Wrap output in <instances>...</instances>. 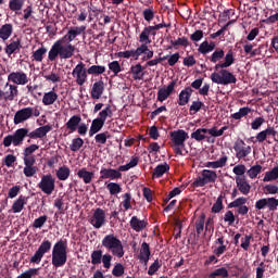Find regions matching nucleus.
<instances>
[{
    "label": "nucleus",
    "instance_id": "nucleus-1",
    "mask_svg": "<svg viewBox=\"0 0 278 278\" xmlns=\"http://www.w3.org/2000/svg\"><path fill=\"white\" fill-rule=\"evenodd\" d=\"M236 62L233 58V50H228L225 55V62H219L215 65L214 71H219L211 74V81L220 86H229V84H236L238 78L233 73L229 72V66Z\"/></svg>",
    "mask_w": 278,
    "mask_h": 278
},
{
    "label": "nucleus",
    "instance_id": "nucleus-2",
    "mask_svg": "<svg viewBox=\"0 0 278 278\" xmlns=\"http://www.w3.org/2000/svg\"><path fill=\"white\" fill-rule=\"evenodd\" d=\"M73 55H75V46L68 41V38L63 36L52 45L48 52V60L50 62H55L58 58L61 60H71Z\"/></svg>",
    "mask_w": 278,
    "mask_h": 278
},
{
    "label": "nucleus",
    "instance_id": "nucleus-3",
    "mask_svg": "<svg viewBox=\"0 0 278 278\" xmlns=\"http://www.w3.org/2000/svg\"><path fill=\"white\" fill-rule=\"evenodd\" d=\"M68 241L66 239L59 240L52 249V266L54 268H62V266H66V262L68 261Z\"/></svg>",
    "mask_w": 278,
    "mask_h": 278
},
{
    "label": "nucleus",
    "instance_id": "nucleus-4",
    "mask_svg": "<svg viewBox=\"0 0 278 278\" xmlns=\"http://www.w3.org/2000/svg\"><path fill=\"white\" fill-rule=\"evenodd\" d=\"M102 247L110 251L114 257H124L125 248L123 247V241L118 239L114 233L106 235L102 239Z\"/></svg>",
    "mask_w": 278,
    "mask_h": 278
},
{
    "label": "nucleus",
    "instance_id": "nucleus-5",
    "mask_svg": "<svg viewBox=\"0 0 278 278\" xmlns=\"http://www.w3.org/2000/svg\"><path fill=\"white\" fill-rule=\"evenodd\" d=\"M170 140H172V147L174 149V153L176 155H184V149H186V141L188 138V132L184 129H178L169 132Z\"/></svg>",
    "mask_w": 278,
    "mask_h": 278
},
{
    "label": "nucleus",
    "instance_id": "nucleus-6",
    "mask_svg": "<svg viewBox=\"0 0 278 278\" xmlns=\"http://www.w3.org/2000/svg\"><path fill=\"white\" fill-rule=\"evenodd\" d=\"M216 179H218V174H216V172L212 169H203L192 182V187L203 188L207 186V184H216Z\"/></svg>",
    "mask_w": 278,
    "mask_h": 278
},
{
    "label": "nucleus",
    "instance_id": "nucleus-7",
    "mask_svg": "<svg viewBox=\"0 0 278 278\" xmlns=\"http://www.w3.org/2000/svg\"><path fill=\"white\" fill-rule=\"evenodd\" d=\"M37 188H39L43 194H47V197H51V194L55 192V176L51 174L42 175Z\"/></svg>",
    "mask_w": 278,
    "mask_h": 278
},
{
    "label": "nucleus",
    "instance_id": "nucleus-8",
    "mask_svg": "<svg viewBox=\"0 0 278 278\" xmlns=\"http://www.w3.org/2000/svg\"><path fill=\"white\" fill-rule=\"evenodd\" d=\"M72 76L76 79L77 86H84L88 81V68L86 63L79 62L73 70Z\"/></svg>",
    "mask_w": 278,
    "mask_h": 278
},
{
    "label": "nucleus",
    "instance_id": "nucleus-9",
    "mask_svg": "<svg viewBox=\"0 0 278 278\" xmlns=\"http://www.w3.org/2000/svg\"><path fill=\"white\" fill-rule=\"evenodd\" d=\"M51 241L45 239L39 245L38 250L35 252V254L30 257V264H40L45 255H47V253L51 251Z\"/></svg>",
    "mask_w": 278,
    "mask_h": 278
},
{
    "label": "nucleus",
    "instance_id": "nucleus-10",
    "mask_svg": "<svg viewBox=\"0 0 278 278\" xmlns=\"http://www.w3.org/2000/svg\"><path fill=\"white\" fill-rule=\"evenodd\" d=\"M233 151L236 152L237 160H244V157L251 155V147H247V143L242 139H237L235 141Z\"/></svg>",
    "mask_w": 278,
    "mask_h": 278
},
{
    "label": "nucleus",
    "instance_id": "nucleus-11",
    "mask_svg": "<svg viewBox=\"0 0 278 278\" xmlns=\"http://www.w3.org/2000/svg\"><path fill=\"white\" fill-rule=\"evenodd\" d=\"M90 224L94 229H101V227L105 225V211L100 207L96 208L90 218Z\"/></svg>",
    "mask_w": 278,
    "mask_h": 278
},
{
    "label": "nucleus",
    "instance_id": "nucleus-12",
    "mask_svg": "<svg viewBox=\"0 0 278 278\" xmlns=\"http://www.w3.org/2000/svg\"><path fill=\"white\" fill-rule=\"evenodd\" d=\"M176 86H177V80H172L166 88L165 87L159 88L157 101H160L161 103H164V101H166V99H168V97H170L173 92H175Z\"/></svg>",
    "mask_w": 278,
    "mask_h": 278
},
{
    "label": "nucleus",
    "instance_id": "nucleus-13",
    "mask_svg": "<svg viewBox=\"0 0 278 278\" xmlns=\"http://www.w3.org/2000/svg\"><path fill=\"white\" fill-rule=\"evenodd\" d=\"M8 81L16 86H26V84H29V78L25 72H12L8 75Z\"/></svg>",
    "mask_w": 278,
    "mask_h": 278
},
{
    "label": "nucleus",
    "instance_id": "nucleus-14",
    "mask_svg": "<svg viewBox=\"0 0 278 278\" xmlns=\"http://www.w3.org/2000/svg\"><path fill=\"white\" fill-rule=\"evenodd\" d=\"M29 118H31V106L18 110L14 115L13 123L14 125H21V123H25Z\"/></svg>",
    "mask_w": 278,
    "mask_h": 278
},
{
    "label": "nucleus",
    "instance_id": "nucleus-15",
    "mask_svg": "<svg viewBox=\"0 0 278 278\" xmlns=\"http://www.w3.org/2000/svg\"><path fill=\"white\" fill-rule=\"evenodd\" d=\"M21 49H23V45H21V38L11 39L10 43H7L4 48V52L9 58L13 55V53H21Z\"/></svg>",
    "mask_w": 278,
    "mask_h": 278
},
{
    "label": "nucleus",
    "instance_id": "nucleus-16",
    "mask_svg": "<svg viewBox=\"0 0 278 278\" xmlns=\"http://www.w3.org/2000/svg\"><path fill=\"white\" fill-rule=\"evenodd\" d=\"M103 92H105V83H103V80L96 81L90 91L91 99H101V97H103Z\"/></svg>",
    "mask_w": 278,
    "mask_h": 278
},
{
    "label": "nucleus",
    "instance_id": "nucleus-17",
    "mask_svg": "<svg viewBox=\"0 0 278 278\" xmlns=\"http://www.w3.org/2000/svg\"><path fill=\"white\" fill-rule=\"evenodd\" d=\"M12 137H13V147H21V144H23V140L29 137V129L18 128L17 130H15Z\"/></svg>",
    "mask_w": 278,
    "mask_h": 278
},
{
    "label": "nucleus",
    "instance_id": "nucleus-18",
    "mask_svg": "<svg viewBox=\"0 0 278 278\" xmlns=\"http://www.w3.org/2000/svg\"><path fill=\"white\" fill-rule=\"evenodd\" d=\"M52 129H53V126L51 125L41 126L28 132V138H30L31 140H37V138H45V136H47V134H49V131H51Z\"/></svg>",
    "mask_w": 278,
    "mask_h": 278
},
{
    "label": "nucleus",
    "instance_id": "nucleus-19",
    "mask_svg": "<svg viewBox=\"0 0 278 278\" xmlns=\"http://www.w3.org/2000/svg\"><path fill=\"white\" fill-rule=\"evenodd\" d=\"M236 185H237V189L239 190V192H241V194H244L247 197V194L251 192V184L247 181V177L237 176Z\"/></svg>",
    "mask_w": 278,
    "mask_h": 278
},
{
    "label": "nucleus",
    "instance_id": "nucleus-20",
    "mask_svg": "<svg viewBox=\"0 0 278 278\" xmlns=\"http://www.w3.org/2000/svg\"><path fill=\"white\" fill-rule=\"evenodd\" d=\"M123 174L118 169L114 168H103L100 170V179H121Z\"/></svg>",
    "mask_w": 278,
    "mask_h": 278
},
{
    "label": "nucleus",
    "instance_id": "nucleus-21",
    "mask_svg": "<svg viewBox=\"0 0 278 278\" xmlns=\"http://www.w3.org/2000/svg\"><path fill=\"white\" fill-rule=\"evenodd\" d=\"M129 225L134 231H143V229H147L149 222L147 219H140L138 216H132Z\"/></svg>",
    "mask_w": 278,
    "mask_h": 278
},
{
    "label": "nucleus",
    "instance_id": "nucleus-22",
    "mask_svg": "<svg viewBox=\"0 0 278 278\" xmlns=\"http://www.w3.org/2000/svg\"><path fill=\"white\" fill-rule=\"evenodd\" d=\"M150 36H157V33L153 31L151 26L144 27L139 35V42H141V45H151Z\"/></svg>",
    "mask_w": 278,
    "mask_h": 278
},
{
    "label": "nucleus",
    "instance_id": "nucleus-23",
    "mask_svg": "<svg viewBox=\"0 0 278 278\" xmlns=\"http://www.w3.org/2000/svg\"><path fill=\"white\" fill-rule=\"evenodd\" d=\"M192 92H194V90L191 89V87H186L184 90H181L178 96V105H188V103H190V97H192Z\"/></svg>",
    "mask_w": 278,
    "mask_h": 278
},
{
    "label": "nucleus",
    "instance_id": "nucleus-24",
    "mask_svg": "<svg viewBox=\"0 0 278 278\" xmlns=\"http://www.w3.org/2000/svg\"><path fill=\"white\" fill-rule=\"evenodd\" d=\"M29 201V197L20 195L17 200L13 202L12 212L13 214H21L27 202Z\"/></svg>",
    "mask_w": 278,
    "mask_h": 278
},
{
    "label": "nucleus",
    "instance_id": "nucleus-25",
    "mask_svg": "<svg viewBox=\"0 0 278 278\" xmlns=\"http://www.w3.org/2000/svg\"><path fill=\"white\" fill-rule=\"evenodd\" d=\"M86 31V26H75L72 27L66 35H64L65 38H67L68 42H73L77 38V36H81Z\"/></svg>",
    "mask_w": 278,
    "mask_h": 278
},
{
    "label": "nucleus",
    "instance_id": "nucleus-26",
    "mask_svg": "<svg viewBox=\"0 0 278 278\" xmlns=\"http://www.w3.org/2000/svg\"><path fill=\"white\" fill-rule=\"evenodd\" d=\"M9 87V91H4V101H14L18 97V86L5 84V88Z\"/></svg>",
    "mask_w": 278,
    "mask_h": 278
},
{
    "label": "nucleus",
    "instance_id": "nucleus-27",
    "mask_svg": "<svg viewBox=\"0 0 278 278\" xmlns=\"http://www.w3.org/2000/svg\"><path fill=\"white\" fill-rule=\"evenodd\" d=\"M170 170V165L168 163L159 164L152 174L153 179H160L161 177H164L165 173H168Z\"/></svg>",
    "mask_w": 278,
    "mask_h": 278
},
{
    "label": "nucleus",
    "instance_id": "nucleus-28",
    "mask_svg": "<svg viewBox=\"0 0 278 278\" xmlns=\"http://www.w3.org/2000/svg\"><path fill=\"white\" fill-rule=\"evenodd\" d=\"M151 257V249L149 248V243L143 242L141 244L139 260L143 262L146 265L149 264V260Z\"/></svg>",
    "mask_w": 278,
    "mask_h": 278
},
{
    "label": "nucleus",
    "instance_id": "nucleus-29",
    "mask_svg": "<svg viewBox=\"0 0 278 278\" xmlns=\"http://www.w3.org/2000/svg\"><path fill=\"white\" fill-rule=\"evenodd\" d=\"M105 125V122L102 119H99V117L94 118L91 123L90 129H89V136L92 138L94 134H99L101 129H103V126Z\"/></svg>",
    "mask_w": 278,
    "mask_h": 278
},
{
    "label": "nucleus",
    "instance_id": "nucleus-30",
    "mask_svg": "<svg viewBox=\"0 0 278 278\" xmlns=\"http://www.w3.org/2000/svg\"><path fill=\"white\" fill-rule=\"evenodd\" d=\"M79 179H83L84 184H92L94 179V173L87 170L85 167L77 172Z\"/></svg>",
    "mask_w": 278,
    "mask_h": 278
},
{
    "label": "nucleus",
    "instance_id": "nucleus-31",
    "mask_svg": "<svg viewBox=\"0 0 278 278\" xmlns=\"http://www.w3.org/2000/svg\"><path fill=\"white\" fill-rule=\"evenodd\" d=\"M142 71H144V67H142L140 63L130 67V73L132 74L135 81L142 80L144 77V73Z\"/></svg>",
    "mask_w": 278,
    "mask_h": 278
},
{
    "label": "nucleus",
    "instance_id": "nucleus-32",
    "mask_svg": "<svg viewBox=\"0 0 278 278\" xmlns=\"http://www.w3.org/2000/svg\"><path fill=\"white\" fill-rule=\"evenodd\" d=\"M79 123H81V116L79 115H73L68 122L65 124V127L70 129L72 132L77 131V128L79 127Z\"/></svg>",
    "mask_w": 278,
    "mask_h": 278
},
{
    "label": "nucleus",
    "instance_id": "nucleus-33",
    "mask_svg": "<svg viewBox=\"0 0 278 278\" xmlns=\"http://www.w3.org/2000/svg\"><path fill=\"white\" fill-rule=\"evenodd\" d=\"M201 110H207V106H205V103L201 102V100H195L189 108V114L192 116L201 112Z\"/></svg>",
    "mask_w": 278,
    "mask_h": 278
},
{
    "label": "nucleus",
    "instance_id": "nucleus-34",
    "mask_svg": "<svg viewBox=\"0 0 278 278\" xmlns=\"http://www.w3.org/2000/svg\"><path fill=\"white\" fill-rule=\"evenodd\" d=\"M12 31H14V27L12 24H4L0 27V38L1 40H8L10 36H12Z\"/></svg>",
    "mask_w": 278,
    "mask_h": 278
},
{
    "label": "nucleus",
    "instance_id": "nucleus-35",
    "mask_svg": "<svg viewBox=\"0 0 278 278\" xmlns=\"http://www.w3.org/2000/svg\"><path fill=\"white\" fill-rule=\"evenodd\" d=\"M58 101V93L55 91H49L43 94L42 103L43 105H53Z\"/></svg>",
    "mask_w": 278,
    "mask_h": 278
},
{
    "label": "nucleus",
    "instance_id": "nucleus-36",
    "mask_svg": "<svg viewBox=\"0 0 278 278\" xmlns=\"http://www.w3.org/2000/svg\"><path fill=\"white\" fill-rule=\"evenodd\" d=\"M216 49V45L214 42L203 41L198 51L199 53H202V55H206V53H211V51H214Z\"/></svg>",
    "mask_w": 278,
    "mask_h": 278
},
{
    "label": "nucleus",
    "instance_id": "nucleus-37",
    "mask_svg": "<svg viewBox=\"0 0 278 278\" xmlns=\"http://www.w3.org/2000/svg\"><path fill=\"white\" fill-rule=\"evenodd\" d=\"M205 134H207V128H198L195 131L191 134V138L197 142H203V140L207 138Z\"/></svg>",
    "mask_w": 278,
    "mask_h": 278
},
{
    "label": "nucleus",
    "instance_id": "nucleus-38",
    "mask_svg": "<svg viewBox=\"0 0 278 278\" xmlns=\"http://www.w3.org/2000/svg\"><path fill=\"white\" fill-rule=\"evenodd\" d=\"M56 177L60 181H66V179H68V177H71V168H68L67 166H61L58 170H56Z\"/></svg>",
    "mask_w": 278,
    "mask_h": 278
},
{
    "label": "nucleus",
    "instance_id": "nucleus-39",
    "mask_svg": "<svg viewBox=\"0 0 278 278\" xmlns=\"http://www.w3.org/2000/svg\"><path fill=\"white\" fill-rule=\"evenodd\" d=\"M114 116V113L112 112V105L108 104L100 113L98 116V119L102 121L105 123L108 118H112Z\"/></svg>",
    "mask_w": 278,
    "mask_h": 278
},
{
    "label": "nucleus",
    "instance_id": "nucleus-40",
    "mask_svg": "<svg viewBox=\"0 0 278 278\" xmlns=\"http://www.w3.org/2000/svg\"><path fill=\"white\" fill-rule=\"evenodd\" d=\"M229 277V270L225 267L217 268L208 274L207 278H227Z\"/></svg>",
    "mask_w": 278,
    "mask_h": 278
},
{
    "label": "nucleus",
    "instance_id": "nucleus-41",
    "mask_svg": "<svg viewBox=\"0 0 278 278\" xmlns=\"http://www.w3.org/2000/svg\"><path fill=\"white\" fill-rule=\"evenodd\" d=\"M227 164V156H222L219 160L214 162H207L206 168H223Z\"/></svg>",
    "mask_w": 278,
    "mask_h": 278
},
{
    "label": "nucleus",
    "instance_id": "nucleus-42",
    "mask_svg": "<svg viewBox=\"0 0 278 278\" xmlns=\"http://www.w3.org/2000/svg\"><path fill=\"white\" fill-rule=\"evenodd\" d=\"M23 5H25V0L9 1V10H11V12H20V10H23Z\"/></svg>",
    "mask_w": 278,
    "mask_h": 278
},
{
    "label": "nucleus",
    "instance_id": "nucleus-43",
    "mask_svg": "<svg viewBox=\"0 0 278 278\" xmlns=\"http://www.w3.org/2000/svg\"><path fill=\"white\" fill-rule=\"evenodd\" d=\"M223 58H225V50L216 49L210 56V62H212L213 64H216V63L220 62V60H223Z\"/></svg>",
    "mask_w": 278,
    "mask_h": 278
},
{
    "label": "nucleus",
    "instance_id": "nucleus-44",
    "mask_svg": "<svg viewBox=\"0 0 278 278\" xmlns=\"http://www.w3.org/2000/svg\"><path fill=\"white\" fill-rule=\"evenodd\" d=\"M106 189L109 190L112 197L121 194V192H123V188L117 182H109L106 185Z\"/></svg>",
    "mask_w": 278,
    "mask_h": 278
},
{
    "label": "nucleus",
    "instance_id": "nucleus-45",
    "mask_svg": "<svg viewBox=\"0 0 278 278\" xmlns=\"http://www.w3.org/2000/svg\"><path fill=\"white\" fill-rule=\"evenodd\" d=\"M250 112H251V108L243 106V108L239 109V112L233 113L231 115V118H233L235 121H240L241 118H244V116H249Z\"/></svg>",
    "mask_w": 278,
    "mask_h": 278
},
{
    "label": "nucleus",
    "instance_id": "nucleus-46",
    "mask_svg": "<svg viewBox=\"0 0 278 278\" xmlns=\"http://www.w3.org/2000/svg\"><path fill=\"white\" fill-rule=\"evenodd\" d=\"M278 179V166L274 167L271 170H268L265 173V176L263 178V181H275Z\"/></svg>",
    "mask_w": 278,
    "mask_h": 278
},
{
    "label": "nucleus",
    "instance_id": "nucleus-47",
    "mask_svg": "<svg viewBox=\"0 0 278 278\" xmlns=\"http://www.w3.org/2000/svg\"><path fill=\"white\" fill-rule=\"evenodd\" d=\"M45 55H47V48L42 46L33 53V60H35V62H42V60H45Z\"/></svg>",
    "mask_w": 278,
    "mask_h": 278
},
{
    "label": "nucleus",
    "instance_id": "nucleus-48",
    "mask_svg": "<svg viewBox=\"0 0 278 278\" xmlns=\"http://www.w3.org/2000/svg\"><path fill=\"white\" fill-rule=\"evenodd\" d=\"M88 75H103L105 73V66L103 65H91L89 68H87Z\"/></svg>",
    "mask_w": 278,
    "mask_h": 278
},
{
    "label": "nucleus",
    "instance_id": "nucleus-49",
    "mask_svg": "<svg viewBox=\"0 0 278 278\" xmlns=\"http://www.w3.org/2000/svg\"><path fill=\"white\" fill-rule=\"evenodd\" d=\"M103 257V251L101 250H94L91 253V264L93 266H99V264H101V260Z\"/></svg>",
    "mask_w": 278,
    "mask_h": 278
},
{
    "label": "nucleus",
    "instance_id": "nucleus-50",
    "mask_svg": "<svg viewBox=\"0 0 278 278\" xmlns=\"http://www.w3.org/2000/svg\"><path fill=\"white\" fill-rule=\"evenodd\" d=\"M204 228H205V214H202L195 220V231H197L198 236H201V233H203Z\"/></svg>",
    "mask_w": 278,
    "mask_h": 278
},
{
    "label": "nucleus",
    "instance_id": "nucleus-51",
    "mask_svg": "<svg viewBox=\"0 0 278 278\" xmlns=\"http://www.w3.org/2000/svg\"><path fill=\"white\" fill-rule=\"evenodd\" d=\"M229 127L227 126L222 127L219 130L216 127H213L207 129V134H210V136H212L213 138H220V136H223V134H225V131H227Z\"/></svg>",
    "mask_w": 278,
    "mask_h": 278
},
{
    "label": "nucleus",
    "instance_id": "nucleus-52",
    "mask_svg": "<svg viewBox=\"0 0 278 278\" xmlns=\"http://www.w3.org/2000/svg\"><path fill=\"white\" fill-rule=\"evenodd\" d=\"M81 147H84V139H81L80 137L73 139L72 144H70V149L74 153H77V151H79V149H81Z\"/></svg>",
    "mask_w": 278,
    "mask_h": 278
},
{
    "label": "nucleus",
    "instance_id": "nucleus-53",
    "mask_svg": "<svg viewBox=\"0 0 278 278\" xmlns=\"http://www.w3.org/2000/svg\"><path fill=\"white\" fill-rule=\"evenodd\" d=\"M45 79L47 81H51L52 84H58L62 81V77H60V73L55 72V70H52V72L45 76Z\"/></svg>",
    "mask_w": 278,
    "mask_h": 278
},
{
    "label": "nucleus",
    "instance_id": "nucleus-54",
    "mask_svg": "<svg viewBox=\"0 0 278 278\" xmlns=\"http://www.w3.org/2000/svg\"><path fill=\"white\" fill-rule=\"evenodd\" d=\"M49 220V217L47 215L39 216L36 218L33 223L34 229H42L45 227V224Z\"/></svg>",
    "mask_w": 278,
    "mask_h": 278
},
{
    "label": "nucleus",
    "instance_id": "nucleus-55",
    "mask_svg": "<svg viewBox=\"0 0 278 278\" xmlns=\"http://www.w3.org/2000/svg\"><path fill=\"white\" fill-rule=\"evenodd\" d=\"M247 173L250 179H255L262 173V165H253Z\"/></svg>",
    "mask_w": 278,
    "mask_h": 278
},
{
    "label": "nucleus",
    "instance_id": "nucleus-56",
    "mask_svg": "<svg viewBox=\"0 0 278 278\" xmlns=\"http://www.w3.org/2000/svg\"><path fill=\"white\" fill-rule=\"evenodd\" d=\"M223 199H225V197H223V194H220L216 202L213 204L212 206V212L213 214H219V212L223 210L224 205H223Z\"/></svg>",
    "mask_w": 278,
    "mask_h": 278
},
{
    "label": "nucleus",
    "instance_id": "nucleus-57",
    "mask_svg": "<svg viewBox=\"0 0 278 278\" xmlns=\"http://www.w3.org/2000/svg\"><path fill=\"white\" fill-rule=\"evenodd\" d=\"M108 138H110V132L104 131L96 135L94 140L97 144H105L108 142Z\"/></svg>",
    "mask_w": 278,
    "mask_h": 278
},
{
    "label": "nucleus",
    "instance_id": "nucleus-58",
    "mask_svg": "<svg viewBox=\"0 0 278 278\" xmlns=\"http://www.w3.org/2000/svg\"><path fill=\"white\" fill-rule=\"evenodd\" d=\"M247 204V198L244 197H240L238 199H236L235 201L230 202L228 204V210H231L232 207H241L242 205Z\"/></svg>",
    "mask_w": 278,
    "mask_h": 278
},
{
    "label": "nucleus",
    "instance_id": "nucleus-59",
    "mask_svg": "<svg viewBox=\"0 0 278 278\" xmlns=\"http://www.w3.org/2000/svg\"><path fill=\"white\" fill-rule=\"evenodd\" d=\"M112 275L113 277H123V275H125V266H123L121 263L115 264Z\"/></svg>",
    "mask_w": 278,
    "mask_h": 278
},
{
    "label": "nucleus",
    "instance_id": "nucleus-60",
    "mask_svg": "<svg viewBox=\"0 0 278 278\" xmlns=\"http://www.w3.org/2000/svg\"><path fill=\"white\" fill-rule=\"evenodd\" d=\"M160 268H162V263H160V260H155L149 267L148 275H150V277H153V275H155V273H157Z\"/></svg>",
    "mask_w": 278,
    "mask_h": 278
},
{
    "label": "nucleus",
    "instance_id": "nucleus-61",
    "mask_svg": "<svg viewBox=\"0 0 278 278\" xmlns=\"http://www.w3.org/2000/svg\"><path fill=\"white\" fill-rule=\"evenodd\" d=\"M109 70L114 74L115 77L118 75V73L123 71L118 61H113L109 63Z\"/></svg>",
    "mask_w": 278,
    "mask_h": 278
},
{
    "label": "nucleus",
    "instance_id": "nucleus-62",
    "mask_svg": "<svg viewBox=\"0 0 278 278\" xmlns=\"http://www.w3.org/2000/svg\"><path fill=\"white\" fill-rule=\"evenodd\" d=\"M23 173L25 177H34V175L38 173V167L34 165H25Z\"/></svg>",
    "mask_w": 278,
    "mask_h": 278
},
{
    "label": "nucleus",
    "instance_id": "nucleus-63",
    "mask_svg": "<svg viewBox=\"0 0 278 278\" xmlns=\"http://www.w3.org/2000/svg\"><path fill=\"white\" fill-rule=\"evenodd\" d=\"M38 268H29L26 271L22 273L17 278H31L38 275Z\"/></svg>",
    "mask_w": 278,
    "mask_h": 278
},
{
    "label": "nucleus",
    "instance_id": "nucleus-64",
    "mask_svg": "<svg viewBox=\"0 0 278 278\" xmlns=\"http://www.w3.org/2000/svg\"><path fill=\"white\" fill-rule=\"evenodd\" d=\"M277 206L278 200H276L275 198H267V207L269 212H275V210H277Z\"/></svg>",
    "mask_w": 278,
    "mask_h": 278
}]
</instances>
